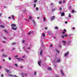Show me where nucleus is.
<instances>
[{"instance_id": "nucleus-1", "label": "nucleus", "mask_w": 77, "mask_h": 77, "mask_svg": "<svg viewBox=\"0 0 77 77\" xmlns=\"http://www.w3.org/2000/svg\"><path fill=\"white\" fill-rule=\"evenodd\" d=\"M68 54H69V51H68L66 53L64 54L65 57H67L68 56Z\"/></svg>"}, {"instance_id": "nucleus-2", "label": "nucleus", "mask_w": 77, "mask_h": 77, "mask_svg": "<svg viewBox=\"0 0 77 77\" xmlns=\"http://www.w3.org/2000/svg\"><path fill=\"white\" fill-rule=\"evenodd\" d=\"M11 26L12 27H15L16 26V25L15 24H11Z\"/></svg>"}, {"instance_id": "nucleus-3", "label": "nucleus", "mask_w": 77, "mask_h": 77, "mask_svg": "<svg viewBox=\"0 0 77 77\" xmlns=\"http://www.w3.org/2000/svg\"><path fill=\"white\" fill-rule=\"evenodd\" d=\"M55 18V16H53L51 18V20H54V19Z\"/></svg>"}, {"instance_id": "nucleus-4", "label": "nucleus", "mask_w": 77, "mask_h": 77, "mask_svg": "<svg viewBox=\"0 0 77 77\" xmlns=\"http://www.w3.org/2000/svg\"><path fill=\"white\" fill-rule=\"evenodd\" d=\"M40 63H41V60H39L38 62V64L39 66H41V64Z\"/></svg>"}, {"instance_id": "nucleus-5", "label": "nucleus", "mask_w": 77, "mask_h": 77, "mask_svg": "<svg viewBox=\"0 0 77 77\" xmlns=\"http://www.w3.org/2000/svg\"><path fill=\"white\" fill-rule=\"evenodd\" d=\"M10 71V70L9 69H6V71L7 72H8L9 71Z\"/></svg>"}, {"instance_id": "nucleus-6", "label": "nucleus", "mask_w": 77, "mask_h": 77, "mask_svg": "<svg viewBox=\"0 0 77 77\" xmlns=\"http://www.w3.org/2000/svg\"><path fill=\"white\" fill-rule=\"evenodd\" d=\"M42 50H41L40 52V55H42Z\"/></svg>"}, {"instance_id": "nucleus-7", "label": "nucleus", "mask_w": 77, "mask_h": 77, "mask_svg": "<svg viewBox=\"0 0 77 77\" xmlns=\"http://www.w3.org/2000/svg\"><path fill=\"white\" fill-rule=\"evenodd\" d=\"M13 29L14 30H16L17 29V28H11V30H12Z\"/></svg>"}, {"instance_id": "nucleus-8", "label": "nucleus", "mask_w": 77, "mask_h": 77, "mask_svg": "<svg viewBox=\"0 0 77 77\" xmlns=\"http://www.w3.org/2000/svg\"><path fill=\"white\" fill-rule=\"evenodd\" d=\"M47 69L48 70H49L50 71L51 70V69H52L51 68V67H48Z\"/></svg>"}, {"instance_id": "nucleus-9", "label": "nucleus", "mask_w": 77, "mask_h": 77, "mask_svg": "<svg viewBox=\"0 0 77 77\" xmlns=\"http://www.w3.org/2000/svg\"><path fill=\"white\" fill-rule=\"evenodd\" d=\"M12 17L13 20H15V16L14 15H12Z\"/></svg>"}, {"instance_id": "nucleus-10", "label": "nucleus", "mask_w": 77, "mask_h": 77, "mask_svg": "<svg viewBox=\"0 0 77 77\" xmlns=\"http://www.w3.org/2000/svg\"><path fill=\"white\" fill-rule=\"evenodd\" d=\"M61 74H62V75L63 76H64V74H63V71H62V70H61Z\"/></svg>"}, {"instance_id": "nucleus-11", "label": "nucleus", "mask_w": 77, "mask_h": 77, "mask_svg": "<svg viewBox=\"0 0 77 77\" xmlns=\"http://www.w3.org/2000/svg\"><path fill=\"white\" fill-rule=\"evenodd\" d=\"M60 62V59L58 60H57L56 61L57 63H58V62Z\"/></svg>"}, {"instance_id": "nucleus-12", "label": "nucleus", "mask_w": 77, "mask_h": 77, "mask_svg": "<svg viewBox=\"0 0 77 77\" xmlns=\"http://www.w3.org/2000/svg\"><path fill=\"white\" fill-rule=\"evenodd\" d=\"M32 16H29L28 17V19H29V20H32Z\"/></svg>"}, {"instance_id": "nucleus-13", "label": "nucleus", "mask_w": 77, "mask_h": 77, "mask_svg": "<svg viewBox=\"0 0 77 77\" xmlns=\"http://www.w3.org/2000/svg\"><path fill=\"white\" fill-rule=\"evenodd\" d=\"M2 56L3 57H7L8 56V55H6L5 54H3L2 55Z\"/></svg>"}, {"instance_id": "nucleus-14", "label": "nucleus", "mask_w": 77, "mask_h": 77, "mask_svg": "<svg viewBox=\"0 0 77 77\" xmlns=\"http://www.w3.org/2000/svg\"><path fill=\"white\" fill-rule=\"evenodd\" d=\"M0 27H2V28H5V26L1 25L0 26Z\"/></svg>"}, {"instance_id": "nucleus-15", "label": "nucleus", "mask_w": 77, "mask_h": 77, "mask_svg": "<svg viewBox=\"0 0 77 77\" xmlns=\"http://www.w3.org/2000/svg\"><path fill=\"white\" fill-rule=\"evenodd\" d=\"M55 10H56V9L55 8H53L52 9V12H54Z\"/></svg>"}, {"instance_id": "nucleus-16", "label": "nucleus", "mask_w": 77, "mask_h": 77, "mask_svg": "<svg viewBox=\"0 0 77 77\" xmlns=\"http://www.w3.org/2000/svg\"><path fill=\"white\" fill-rule=\"evenodd\" d=\"M61 16H64V15H65V13H62L61 14Z\"/></svg>"}, {"instance_id": "nucleus-17", "label": "nucleus", "mask_w": 77, "mask_h": 77, "mask_svg": "<svg viewBox=\"0 0 77 77\" xmlns=\"http://www.w3.org/2000/svg\"><path fill=\"white\" fill-rule=\"evenodd\" d=\"M32 21L34 24V25H36V23H35V22L34 21V20H32Z\"/></svg>"}, {"instance_id": "nucleus-18", "label": "nucleus", "mask_w": 77, "mask_h": 77, "mask_svg": "<svg viewBox=\"0 0 77 77\" xmlns=\"http://www.w3.org/2000/svg\"><path fill=\"white\" fill-rule=\"evenodd\" d=\"M42 35L43 37H44L45 36V33H42Z\"/></svg>"}, {"instance_id": "nucleus-19", "label": "nucleus", "mask_w": 77, "mask_h": 77, "mask_svg": "<svg viewBox=\"0 0 77 77\" xmlns=\"http://www.w3.org/2000/svg\"><path fill=\"white\" fill-rule=\"evenodd\" d=\"M38 2V0H34V3H36Z\"/></svg>"}, {"instance_id": "nucleus-20", "label": "nucleus", "mask_w": 77, "mask_h": 77, "mask_svg": "<svg viewBox=\"0 0 77 77\" xmlns=\"http://www.w3.org/2000/svg\"><path fill=\"white\" fill-rule=\"evenodd\" d=\"M16 59H18V60L19 61H20L21 59V58H16Z\"/></svg>"}, {"instance_id": "nucleus-21", "label": "nucleus", "mask_w": 77, "mask_h": 77, "mask_svg": "<svg viewBox=\"0 0 77 77\" xmlns=\"http://www.w3.org/2000/svg\"><path fill=\"white\" fill-rule=\"evenodd\" d=\"M9 77H14V76L12 74H10L9 75Z\"/></svg>"}, {"instance_id": "nucleus-22", "label": "nucleus", "mask_w": 77, "mask_h": 77, "mask_svg": "<svg viewBox=\"0 0 77 77\" xmlns=\"http://www.w3.org/2000/svg\"><path fill=\"white\" fill-rule=\"evenodd\" d=\"M43 20H44V21H45L46 20V19H45V17H43Z\"/></svg>"}, {"instance_id": "nucleus-23", "label": "nucleus", "mask_w": 77, "mask_h": 77, "mask_svg": "<svg viewBox=\"0 0 77 77\" xmlns=\"http://www.w3.org/2000/svg\"><path fill=\"white\" fill-rule=\"evenodd\" d=\"M58 47L59 48H61V47H62V45H59Z\"/></svg>"}, {"instance_id": "nucleus-24", "label": "nucleus", "mask_w": 77, "mask_h": 77, "mask_svg": "<svg viewBox=\"0 0 77 77\" xmlns=\"http://www.w3.org/2000/svg\"><path fill=\"white\" fill-rule=\"evenodd\" d=\"M62 42L63 43H64V44H65V43H66V42L65 41H63Z\"/></svg>"}, {"instance_id": "nucleus-25", "label": "nucleus", "mask_w": 77, "mask_h": 77, "mask_svg": "<svg viewBox=\"0 0 77 77\" xmlns=\"http://www.w3.org/2000/svg\"><path fill=\"white\" fill-rule=\"evenodd\" d=\"M25 42V40H22V42L23 44Z\"/></svg>"}, {"instance_id": "nucleus-26", "label": "nucleus", "mask_w": 77, "mask_h": 77, "mask_svg": "<svg viewBox=\"0 0 77 77\" xmlns=\"http://www.w3.org/2000/svg\"><path fill=\"white\" fill-rule=\"evenodd\" d=\"M31 33V31H30L28 33V35H30V34Z\"/></svg>"}, {"instance_id": "nucleus-27", "label": "nucleus", "mask_w": 77, "mask_h": 77, "mask_svg": "<svg viewBox=\"0 0 77 77\" xmlns=\"http://www.w3.org/2000/svg\"><path fill=\"white\" fill-rule=\"evenodd\" d=\"M36 11H38V10H39V9L38 8H36Z\"/></svg>"}, {"instance_id": "nucleus-28", "label": "nucleus", "mask_w": 77, "mask_h": 77, "mask_svg": "<svg viewBox=\"0 0 77 77\" xmlns=\"http://www.w3.org/2000/svg\"><path fill=\"white\" fill-rule=\"evenodd\" d=\"M24 49L25 50V51H26V52H27V53H29V52H28V51H27L26 50L25 48H24Z\"/></svg>"}, {"instance_id": "nucleus-29", "label": "nucleus", "mask_w": 77, "mask_h": 77, "mask_svg": "<svg viewBox=\"0 0 77 77\" xmlns=\"http://www.w3.org/2000/svg\"><path fill=\"white\" fill-rule=\"evenodd\" d=\"M56 51L57 52V53H59V51H58V50L57 49L56 50Z\"/></svg>"}, {"instance_id": "nucleus-30", "label": "nucleus", "mask_w": 77, "mask_h": 77, "mask_svg": "<svg viewBox=\"0 0 77 77\" xmlns=\"http://www.w3.org/2000/svg\"><path fill=\"white\" fill-rule=\"evenodd\" d=\"M33 6L34 8H35L36 7V4H34Z\"/></svg>"}, {"instance_id": "nucleus-31", "label": "nucleus", "mask_w": 77, "mask_h": 77, "mask_svg": "<svg viewBox=\"0 0 77 77\" xmlns=\"http://www.w3.org/2000/svg\"><path fill=\"white\" fill-rule=\"evenodd\" d=\"M15 43H13L11 44V45H15Z\"/></svg>"}, {"instance_id": "nucleus-32", "label": "nucleus", "mask_w": 77, "mask_h": 77, "mask_svg": "<svg viewBox=\"0 0 77 77\" xmlns=\"http://www.w3.org/2000/svg\"><path fill=\"white\" fill-rule=\"evenodd\" d=\"M4 32H6V33H8V32H7V31H6V30H4Z\"/></svg>"}, {"instance_id": "nucleus-33", "label": "nucleus", "mask_w": 77, "mask_h": 77, "mask_svg": "<svg viewBox=\"0 0 77 77\" xmlns=\"http://www.w3.org/2000/svg\"><path fill=\"white\" fill-rule=\"evenodd\" d=\"M56 75V76L55 77H59V76L57 75V74H55Z\"/></svg>"}, {"instance_id": "nucleus-34", "label": "nucleus", "mask_w": 77, "mask_h": 77, "mask_svg": "<svg viewBox=\"0 0 77 77\" xmlns=\"http://www.w3.org/2000/svg\"><path fill=\"white\" fill-rule=\"evenodd\" d=\"M55 29H58V28L57 27H55Z\"/></svg>"}, {"instance_id": "nucleus-35", "label": "nucleus", "mask_w": 77, "mask_h": 77, "mask_svg": "<svg viewBox=\"0 0 77 77\" xmlns=\"http://www.w3.org/2000/svg\"><path fill=\"white\" fill-rule=\"evenodd\" d=\"M64 32H66V29H64Z\"/></svg>"}, {"instance_id": "nucleus-36", "label": "nucleus", "mask_w": 77, "mask_h": 77, "mask_svg": "<svg viewBox=\"0 0 77 77\" xmlns=\"http://www.w3.org/2000/svg\"><path fill=\"white\" fill-rule=\"evenodd\" d=\"M15 65L16 67H18V65L17 64H15Z\"/></svg>"}, {"instance_id": "nucleus-37", "label": "nucleus", "mask_w": 77, "mask_h": 77, "mask_svg": "<svg viewBox=\"0 0 77 77\" xmlns=\"http://www.w3.org/2000/svg\"><path fill=\"white\" fill-rule=\"evenodd\" d=\"M71 14H69V18H70V17H71Z\"/></svg>"}, {"instance_id": "nucleus-38", "label": "nucleus", "mask_w": 77, "mask_h": 77, "mask_svg": "<svg viewBox=\"0 0 77 77\" xmlns=\"http://www.w3.org/2000/svg\"><path fill=\"white\" fill-rule=\"evenodd\" d=\"M4 38L5 39H7V38L6 37H4Z\"/></svg>"}, {"instance_id": "nucleus-39", "label": "nucleus", "mask_w": 77, "mask_h": 77, "mask_svg": "<svg viewBox=\"0 0 77 77\" xmlns=\"http://www.w3.org/2000/svg\"><path fill=\"white\" fill-rule=\"evenodd\" d=\"M72 13H74V10H72Z\"/></svg>"}, {"instance_id": "nucleus-40", "label": "nucleus", "mask_w": 77, "mask_h": 77, "mask_svg": "<svg viewBox=\"0 0 77 77\" xmlns=\"http://www.w3.org/2000/svg\"><path fill=\"white\" fill-rule=\"evenodd\" d=\"M35 75H36V72H35Z\"/></svg>"}, {"instance_id": "nucleus-41", "label": "nucleus", "mask_w": 77, "mask_h": 77, "mask_svg": "<svg viewBox=\"0 0 77 77\" xmlns=\"http://www.w3.org/2000/svg\"><path fill=\"white\" fill-rule=\"evenodd\" d=\"M62 38H64V36L63 35H62Z\"/></svg>"}, {"instance_id": "nucleus-42", "label": "nucleus", "mask_w": 77, "mask_h": 77, "mask_svg": "<svg viewBox=\"0 0 77 77\" xmlns=\"http://www.w3.org/2000/svg\"><path fill=\"white\" fill-rule=\"evenodd\" d=\"M72 29H73V30H74V29H75V27H72Z\"/></svg>"}, {"instance_id": "nucleus-43", "label": "nucleus", "mask_w": 77, "mask_h": 77, "mask_svg": "<svg viewBox=\"0 0 77 77\" xmlns=\"http://www.w3.org/2000/svg\"><path fill=\"white\" fill-rule=\"evenodd\" d=\"M18 55H16V56H15L14 57H18Z\"/></svg>"}, {"instance_id": "nucleus-44", "label": "nucleus", "mask_w": 77, "mask_h": 77, "mask_svg": "<svg viewBox=\"0 0 77 77\" xmlns=\"http://www.w3.org/2000/svg\"><path fill=\"white\" fill-rule=\"evenodd\" d=\"M27 50H30V48L28 47L27 48Z\"/></svg>"}, {"instance_id": "nucleus-45", "label": "nucleus", "mask_w": 77, "mask_h": 77, "mask_svg": "<svg viewBox=\"0 0 77 77\" xmlns=\"http://www.w3.org/2000/svg\"><path fill=\"white\" fill-rule=\"evenodd\" d=\"M9 60H11V58L10 57H9Z\"/></svg>"}, {"instance_id": "nucleus-46", "label": "nucleus", "mask_w": 77, "mask_h": 77, "mask_svg": "<svg viewBox=\"0 0 77 77\" xmlns=\"http://www.w3.org/2000/svg\"><path fill=\"white\" fill-rule=\"evenodd\" d=\"M63 34H65V32L63 31Z\"/></svg>"}, {"instance_id": "nucleus-47", "label": "nucleus", "mask_w": 77, "mask_h": 77, "mask_svg": "<svg viewBox=\"0 0 77 77\" xmlns=\"http://www.w3.org/2000/svg\"><path fill=\"white\" fill-rule=\"evenodd\" d=\"M65 23L66 24H67V23H68V22H67V21H66V22H65Z\"/></svg>"}, {"instance_id": "nucleus-48", "label": "nucleus", "mask_w": 77, "mask_h": 77, "mask_svg": "<svg viewBox=\"0 0 77 77\" xmlns=\"http://www.w3.org/2000/svg\"><path fill=\"white\" fill-rule=\"evenodd\" d=\"M1 77H3V74H1Z\"/></svg>"}, {"instance_id": "nucleus-49", "label": "nucleus", "mask_w": 77, "mask_h": 77, "mask_svg": "<svg viewBox=\"0 0 77 77\" xmlns=\"http://www.w3.org/2000/svg\"><path fill=\"white\" fill-rule=\"evenodd\" d=\"M65 36H66V37L67 36V34H65Z\"/></svg>"}, {"instance_id": "nucleus-50", "label": "nucleus", "mask_w": 77, "mask_h": 77, "mask_svg": "<svg viewBox=\"0 0 77 77\" xmlns=\"http://www.w3.org/2000/svg\"><path fill=\"white\" fill-rule=\"evenodd\" d=\"M65 2H66V1H63V3H65Z\"/></svg>"}, {"instance_id": "nucleus-51", "label": "nucleus", "mask_w": 77, "mask_h": 77, "mask_svg": "<svg viewBox=\"0 0 77 77\" xmlns=\"http://www.w3.org/2000/svg\"><path fill=\"white\" fill-rule=\"evenodd\" d=\"M26 56H25V55H24V56H23V57H22V58H24V57H25Z\"/></svg>"}, {"instance_id": "nucleus-52", "label": "nucleus", "mask_w": 77, "mask_h": 77, "mask_svg": "<svg viewBox=\"0 0 77 77\" xmlns=\"http://www.w3.org/2000/svg\"><path fill=\"white\" fill-rule=\"evenodd\" d=\"M61 3H62V2H61V1H60L59 2V4H61Z\"/></svg>"}, {"instance_id": "nucleus-53", "label": "nucleus", "mask_w": 77, "mask_h": 77, "mask_svg": "<svg viewBox=\"0 0 77 77\" xmlns=\"http://www.w3.org/2000/svg\"><path fill=\"white\" fill-rule=\"evenodd\" d=\"M52 46H53V45H50V47H52Z\"/></svg>"}, {"instance_id": "nucleus-54", "label": "nucleus", "mask_w": 77, "mask_h": 77, "mask_svg": "<svg viewBox=\"0 0 77 77\" xmlns=\"http://www.w3.org/2000/svg\"><path fill=\"white\" fill-rule=\"evenodd\" d=\"M60 10H62V8L61 7L60 8Z\"/></svg>"}, {"instance_id": "nucleus-55", "label": "nucleus", "mask_w": 77, "mask_h": 77, "mask_svg": "<svg viewBox=\"0 0 77 77\" xmlns=\"http://www.w3.org/2000/svg\"><path fill=\"white\" fill-rule=\"evenodd\" d=\"M20 60H22V61H24V60L23 59H20Z\"/></svg>"}, {"instance_id": "nucleus-56", "label": "nucleus", "mask_w": 77, "mask_h": 77, "mask_svg": "<svg viewBox=\"0 0 77 77\" xmlns=\"http://www.w3.org/2000/svg\"><path fill=\"white\" fill-rule=\"evenodd\" d=\"M45 29L46 30H47V27H45Z\"/></svg>"}, {"instance_id": "nucleus-57", "label": "nucleus", "mask_w": 77, "mask_h": 77, "mask_svg": "<svg viewBox=\"0 0 77 77\" xmlns=\"http://www.w3.org/2000/svg\"><path fill=\"white\" fill-rule=\"evenodd\" d=\"M8 18H9V19H11V17H8Z\"/></svg>"}, {"instance_id": "nucleus-58", "label": "nucleus", "mask_w": 77, "mask_h": 77, "mask_svg": "<svg viewBox=\"0 0 77 77\" xmlns=\"http://www.w3.org/2000/svg\"><path fill=\"white\" fill-rule=\"evenodd\" d=\"M2 15V13H0V17H1V16Z\"/></svg>"}, {"instance_id": "nucleus-59", "label": "nucleus", "mask_w": 77, "mask_h": 77, "mask_svg": "<svg viewBox=\"0 0 77 77\" xmlns=\"http://www.w3.org/2000/svg\"><path fill=\"white\" fill-rule=\"evenodd\" d=\"M15 48H13V50L12 51H13V50H15Z\"/></svg>"}, {"instance_id": "nucleus-60", "label": "nucleus", "mask_w": 77, "mask_h": 77, "mask_svg": "<svg viewBox=\"0 0 77 77\" xmlns=\"http://www.w3.org/2000/svg\"><path fill=\"white\" fill-rule=\"evenodd\" d=\"M20 67L21 68H23V66H20Z\"/></svg>"}, {"instance_id": "nucleus-61", "label": "nucleus", "mask_w": 77, "mask_h": 77, "mask_svg": "<svg viewBox=\"0 0 77 77\" xmlns=\"http://www.w3.org/2000/svg\"><path fill=\"white\" fill-rule=\"evenodd\" d=\"M0 69H2V67L1 66H0Z\"/></svg>"}, {"instance_id": "nucleus-62", "label": "nucleus", "mask_w": 77, "mask_h": 77, "mask_svg": "<svg viewBox=\"0 0 77 77\" xmlns=\"http://www.w3.org/2000/svg\"><path fill=\"white\" fill-rule=\"evenodd\" d=\"M37 19H39V17H37Z\"/></svg>"}, {"instance_id": "nucleus-63", "label": "nucleus", "mask_w": 77, "mask_h": 77, "mask_svg": "<svg viewBox=\"0 0 77 77\" xmlns=\"http://www.w3.org/2000/svg\"><path fill=\"white\" fill-rule=\"evenodd\" d=\"M4 42V43H5L6 42L4 41V42Z\"/></svg>"}, {"instance_id": "nucleus-64", "label": "nucleus", "mask_w": 77, "mask_h": 77, "mask_svg": "<svg viewBox=\"0 0 77 77\" xmlns=\"http://www.w3.org/2000/svg\"><path fill=\"white\" fill-rule=\"evenodd\" d=\"M55 67H56V66H57L56 65H55Z\"/></svg>"}]
</instances>
